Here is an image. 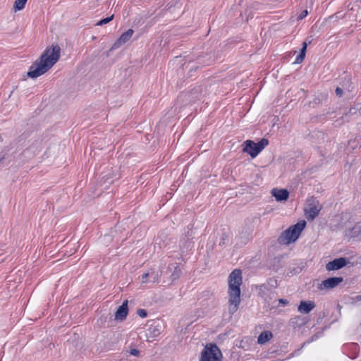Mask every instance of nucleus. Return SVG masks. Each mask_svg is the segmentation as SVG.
Instances as JSON below:
<instances>
[{
    "label": "nucleus",
    "instance_id": "nucleus-26",
    "mask_svg": "<svg viewBox=\"0 0 361 361\" xmlns=\"http://www.w3.org/2000/svg\"><path fill=\"white\" fill-rule=\"evenodd\" d=\"M130 353L132 355L137 356L140 354V351L135 348H133L130 350Z\"/></svg>",
    "mask_w": 361,
    "mask_h": 361
},
{
    "label": "nucleus",
    "instance_id": "nucleus-8",
    "mask_svg": "<svg viewBox=\"0 0 361 361\" xmlns=\"http://www.w3.org/2000/svg\"><path fill=\"white\" fill-rule=\"evenodd\" d=\"M343 281V278L340 277H330L322 281L319 285L318 288L320 290L323 289H331L337 286L340 283Z\"/></svg>",
    "mask_w": 361,
    "mask_h": 361
},
{
    "label": "nucleus",
    "instance_id": "nucleus-11",
    "mask_svg": "<svg viewBox=\"0 0 361 361\" xmlns=\"http://www.w3.org/2000/svg\"><path fill=\"white\" fill-rule=\"evenodd\" d=\"M128 300H125L123 304L118 307L115 313V319L123 321L128 314Z\"/></svg>",
    "mask_w": 361,
    "mask_h": 361
},
{
    "label": "nucleus",
    "instance_id": "nucleus-5",
    "mask_svg": "<svg viewBox=\"0 0 361 361\" xmlns=\"http://www.w3.org/2000/svg\"><path fill=\"white\" fill-rule=\"evenodd\" d=\"M222 353L214 343L207 345L201 353L200 361H221Z\"/></svg>",
    "mask_w": 361,
    "mask_h": 361
},
{
    "label": "nucleus",
    "instance_id": "nucleus-12",
    "mask_svg": "<svg viewBox=\"0 0 361 361\" xmlns=\"http://www.w3.org/2000/svg\"><path fill=\"white\" fill-rule=\"evenodd\" d=\"M315 307V303L313 301L302 300L298 307V310L302 314H308Z\"/></svg>",
    "mask_w": 361,
    "mask_h": 361
},
{
    "label": "nucleus",
    "instance_id": "nucleus-21",
    "mask_svg": "<svg viewBox=\"0 0 361 361\" xmlns=\"http://www.w3.org/2000/svg\"><path fill=\"white\" fill-rule=\"evenodd\" d=\"M137 314L142 318H145L147 316V312L144 309H138L137 311Z\"/></svg>",
    "mask_w": 361,
    "mask_h": 361
},
{
    "label": "nucleus",
    "instance_id": "nucleus-22",
    "mask_svg": "<svg viewBox=\"0 0 361 361\" xmlns=\"http://www.w3.org/2000/svg\"><path fill=\"white\" fill-rule=\"evenodd\" d=\"M345 91L342 87H337L336 89V94L339 97H342L343 94V92Z\"/></svg>",
    "mask_w": 361,
    "mask_h": 361
},
{
    "label": "nucleus",
    "instance_id": "nucleus-18",
    "mask_svg": "<svg viewBox=\"0 0 361 361\" xmlns=\"http://www.w3.org/2000/svg\"><path fill=\"white\" fill-rule=\"evenodd\" d=\"M149 274V283H156L158 281L159 278L160 276V274L158 271H156L154 270H151L148 271Z\"/></svg>",
    "mask_w": 361,
    "mask_h": 361
},
{
    "label": "nucleus",
    "instance_id": "nucleus-14",
    "mask_svg": "<svg viewBox=\"0 0 361 361\" xmlns=\"http://www.w3.org/2000/svg\"><path fill=\"white\" fill-rule=\"evenodd\" d=\"M348 235L352 238H361V225L355 224L353 227L348 230Z\"/></svg>",
    "mask_w": 361,
    "mask_h": 361
},
{
    "label": "nucleus",
    "instance_id": "nucleus-4",
    "mask_svg": "<svg viewBox=\"0 0 361 361\" xmlns=\"http://www.w3.org/2000/svg\"><path fill=\"white\" fill-rule=\"evenodd\" d=\"M268 145L269 140L266 138H262L257 143H255L252 140H247L243 142V152L248 153L251 157L255 158Z\"/></svg>",
    "mask_w": 361,
    "mask_h": 361
},
{
    "label": "nucleus",
    "instance_id": "nucleus-17",
    "mask_svg": "<svg viewBox=\"0 0 361 361\" xmlns=\"http://www.w3.org/2000/svg\"><path fill=\"white\" fill-rule=\"evenodd\" d=\"M169 269H174V271L171 274V278H172L173 281L176 280V279H178L180 276V275H181V270H180V269L179 268V266L177 264H170L169 267Z\"/></svg>",
    "mask_w": 361,
    "mask_h": 361
},
{
    "label": "nucleus",
    "instance_id": "nucleus-28",
    "mask_svg": "<svg viewBox=\"0 0 361 361\" xmlns=\"http://www.w3.org/2000/svg\"><path fill=\"white\" fill-rule=\"evenodd\" d=\"M357 106H355V107H352L349 110V114H352V115H354L355 114H357Z\"/></svg>",
    "mask_w": 361,
    "mask_h": 361
},
{
    "label": "nucleus",
    "instance_id": "nucleus-30",
    "mask_svg": "<svg viewBox=\"0 0 361 361\" xmlns=\"http://www.w3.org/2000/svg\"><path fill=\"white\" fill-rule=\"evenodd\" d=\"M197 68H198V66H191L190 71H193L194 69L196 70Z\"/></svg>",
    "mask_w": 361,
    "mask_h": 361
},
{
    "label": "nucleus",
    "instance_id": "nucleus-23",
    "mask_svg": "<svg viewBox=\"0 0 361 361\" xmlns=\"http://www.w3.org/2000/svg\"><path fill=\"white\" fill-rule=\"evenodd\" d=\"M228 240V235L224 233L221 235V241L219 243L220 245H225L226 241Z\"/></svg>",
    "mask_w": 361,
    "mask_h": 361
},
{
    "label": "nucleus",
    "instance_id": "nucleus-25",
    "mask_svg": "<svg viewBox=\"0 0 361 361\" xmlns=\"http://www.w3.org/2000/svg\"><path fill=\"white\" fill-rule=\"evenodd\" d=\"M308 14V11L307 10H304L301 12V13L298 16V19L302 20L305 18Z\"/></svg>",
    "mask_w": 361,
    "mask_h": 361
},
{
    "label": "nucleus",
    "instance_id": "nucleus-1",
    "mask_svg": "<svg viewBox=\"0 0 361 361\" xmlns=\"http://www.w3.org/2000/svg\"><path fill=\"white\" fill-rule=\"evenodd\" d=\"M60 51L61 48L59 45L47 47L39 58L30 67L27 76L36 78L47 73L59 61Z\"/></svg>",
    "mask_w": 361,
    "mask_h": 361
},
{
    "label": "nucleus",
    "instance_id": "nucleus-2",
    "mask_svg": "<svg viewBox=\"0 0 361 361\" xmlns=\"http://www.w3.org/2000/svg\"><path fill=\"white\" fill-rule=\"evenodd\" d=\"M243 283L242 271L234 269L228 276V312L233 314L238 309L240 302V286Z\"/></svg>",
    "mask_w": 361,
    "mask_h": 361
},
{
    "label": "nucleus",
    "instance_id": "nucleus-3",
    "mask_svg": "<svg viewBox=\"0 0 361 361\" xmlns=\"http://www.w3.org/2000/svg\"><path fill=\"white\" fill-rule=\"evenodd\" d=\"M305 226L306 222L303 220L290 226L281 233L278 238V243L281 245H289L295 242L299 238Z\"/></svg>",
    "mask_w": 361,
    "mask_h": 361
},
{
    "label": "nucleus",
    "instance_id": "nucleus-20",
    "mask_svg": "<svg viewBox=\"0 0 361 361\" xmlns=\"http://www.w3.org/2000/svg\"><path fill=\"white\" fill-rule=\"evenodd\" d=\"M114 15L113 14L109 17L103 18V19L100 20L99 21H98L96 23V25L97 26H102L106 23H109L110 21H111L114 19Z\"/></svg>",
    "mask_w": 361,
    "mask_h": 361
},
{
    "label": "nucleus",
    "instance_id": "nucleus-6",
    "mask_svg": "<svg viewBox=\"0 0 361 361\" xmlns=\"http://www.w3.org/2000/svg\"><path fill=\"white\" fill-rule=\"evenodd\" d=\"M307 206L304 211L308 220H313L317 216L322 207L316 197L312 196L307 200Z\"/></svg>",
    "mask_w": 361,
    "mask_h": 361
},
{
    "label": "nucleus",
    "instance_id": "nucleus-27",
    "mask_svg": "<svg viewBox=\"0 0 361 361\" xmlns=\"http://www.w3.org/2000/svg\"><path fill=\"white\" fill-rule=\"evenodd\" d=\"M288 302H289L288 300L286 299L281 298V299L279 300V303L282 305H286L288 304Z\"/></svg>",
    "mask_w": 361,
    "mask_h": 361
},
{
    "label": "nucleus",
    "instance_id": "nucleus-7",
    "mask_svg": "<svg viewBox=\"0 0 361 361\" xmlns=\"http://www.w3.org/2000/svg\"><path fill=\"white\" fill-rule=\"evenodd\" d=\"M349 262L348 259L345 257L336 258L326 264V269L327 271H336L345 267Z\"/></svg>",
    "mask_w": 361,
    "mask_h": 361
},
{
    "label": "nucleus",
    "instance_id": "nucleus-19",
    "mask_svg": "<svg viewBox=\"0 0 361 361\" xmlns=\"http://www.w3.org/2000/svg\"><path fill=\"white\" fill-rule=\"evenodd\" d=\"M27 0H16L13 8L16 11H20L24 8Z\"/></svg>",
    "mask_w": 361,
    "mask_h": 361
},
{
    "label": "nucleus",
    "instance_id": "nucleus-29",
    "mask_svg": "<svg viewBox=\"0 0 361 361\" xmlns=\"http://www.w3.org/2000/svg\"><path fill=\"white\" fill-rule=\"evenodd\" d=\"M357 111H358L359 115L361 116V105L358 104L357 106Z\"/></svg>",
    "mask_w": 361,
    "mask_h": 361
},
{
    "label": "nucleus",
    "instance_id": "nucleus-13",
    "mask_svg": "<svg viewBox=\"0 0 361 361\" xmlns=\"http://www.w3.org/2000/svg\"><path fill=\"white\" fill-rule=\"evenodd\" d=\"M340 85V87H342L345 91L350 92L353 89L351 77L345 75L344 78H341Z\"/></svg>",
    "mask_w": 361,
    "mask_h": 361
},
{
    "label": "nucleus",
    "instance_id": "nucleus-9",
    "mask_svg": "<svg viewBox=\"0 0 361 361\" xmlns=\"http://www.w3.org/2000/svg\"><path fill=\"white\" fill-rule=\"evenodd\" d=\"M271 195L275 197L276 201L283 202L288 199L289 192L286 189L274 188L271 190Z\"/></svg>",
    "mask_w": 361,
    "mask_h": 361
},
{
    "label": "nucleus",
    "instance_id": "nucleus-16",
    "mask_svg": "<svg viewBox=\"0 0 361 361\" xmlns=\"http://www.w3.org/2000/svg\"><path fill=\"white\" fill-rule=\"evenodd\" d=\"M311 42L310 41L308 43L307 42H304L302 43V47L300 49V54L298 55V56L295 59V63H300L305 57V53L307 47V44H310Z\"/></svg>",
    "mask_w": 361,
    "mask_h": 361
},
{
    "label": "nucleus",
    "instance_id": "nucleus-15",
    "mask_svg": "<svg viewBox=\"0 0 361 361\" xmlns=\"http://www.w3.org/2000/svg\"><path fill=\"white\" fill-rule=\"evenodd\" d=\"M273 334L269 331H262L257 338V343L259 344H264L267 341H269L271 338H272Z\"/></svg>",
    "mask_w": 361,
    "mask_h": 361
},
{
    "label": "nucleus",
    "instance_id": "nucleus-10",
    "mask_svg": "<svg viewBox=\"0 0 361 361\" xmlns=\"http://www.w3.org/2000/svg\"><path fill=\"white\" fill-rule=\"evenodd\" d=\"M133 32L134 31L132 29H128L127 31L124 32L114 43V48H118L126 44L131 38Z\"/></svg>",
    "mask_w": 361,
    "mask_h": 361
},
{
    "label": "nucleus",
    "instance_id": "nucleus-24",
    "mask_svg": "<svg viewBox=\"0 0 361 361\" xmlns=\"http://www.w3.org/2000/svg\"><path fill=\"white\" fill-rule=\"evenodd\" d=\"M148 276H149L148 272L145 273L144 274H142V283H149V277Z\"/></svg>",
    "mask_w": 361,
    "mask_h": 361
}]
</instances>
